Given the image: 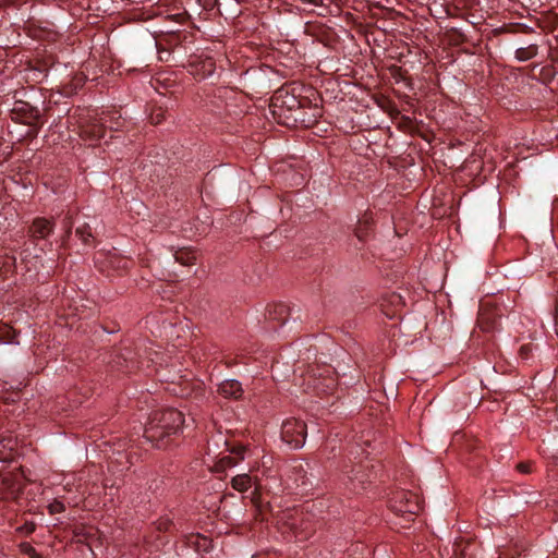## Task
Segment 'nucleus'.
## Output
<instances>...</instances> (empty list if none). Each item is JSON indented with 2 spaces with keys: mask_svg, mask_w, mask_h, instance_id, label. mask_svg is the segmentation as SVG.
Wrapping results in <instances>:
<instances>
[{
  "mask_svg": "<svg viewBox=\"0 0 558 558\" xmlns=\"http://www.w3.org/2000/svg\"><path fill=\"white\" fill-rule=\"evenodd\" d=\"M54 230V221L44 217H37L28 228V235L33 240H45Z\"/></svg>",
  "mask_w": 558,
  "mask_h": 558,
  "instance_id": "obj_10",
  "label": "nucleus"
},
{
  "mask_svg": "<svg viewBox=\"0 0 558 558\" xmlns=\"http://www.w3.org/2000/svg\"><path fill=\"white\" fill-rule=\"evenodd\" d=\"M105 123H108L107 119L98 120L90 118L80 124V136L84 141L96 142L105 135Z\"/></svg>",
  "mask_w": 558,
  "mask_h": 558,
  "instance_id": "obj_9",
  "label": "nucleus"
},
{
  "mask_svg": "<svg viewBox=\"0 0 558 558\" xmlns=\"http://www.w3.org/2000/svg\"><path fill=\"white\" fill-rule=\"evenodd\" d=\"M20 549L23 554L27 555L29 558H43L40 554L36 551V549L29 543H22L20 545Z\"/></svg>",
  "mask_w": 558,
  "mask_h": 558,
  "instance_id": "obj_20",
  "label": "nucleus"
},
{
  "mask_svg": "<svg viewBox=\"0 0 558 558\" xmlns=\"http://www.w3.org/2000/svg\"><path fill=\"white\" fill-rule=\"evenodd\" d=\"M218 393L225 398L240 399L243 395V389L238 380L228 379L219 385Z\"/></svg>",
  "mask_w": 558,
  "mask_h": 558,
  "instance_id": "obj_12",
  "label": "nucleus"
},
{
  "mask_svg": "<svg viewBox=\"0 0 558 558\" xmlns=\"http://www.w3.org/2000/svg\"><path fill=\"white\" fill-rule=\"evenodd\" d=\"M0 333L8 340L12 341L15 337V330L5 324H0Z\"/></svg>",
  "mask_w": 558,
  "mask_h": 558,
  "instance_id": "obj_22",
  "label": "nucleus"
},
{
  "mask_svg": "<svg viewBox=\"0 0 558 558\" xmlns=\"http://www.w3.org/2000/svg\"><path fill=\"white\" fill-rule=\"evenodd\" d=\"M238 464V460L231 456H225L217 460L211 466L213 472L222 473L229 468H233Z\"/></svg>",
  "mask_w": 558,
  "mask_h": 558,
  "instance_id": "obj_15",
  "label": "nucleus"
},
{
  "mask_svg": "<svg viewBox=\"0 0 558 558\" xmlns=\"http://www.w3.org/2000/svg\"><path fill=\"white\" fill-rule=\"evenodd\" d=\"M174 259L177 263L183 266H192L196 263L197 254L191 248H180L174 253Z\"/></svg>",
  "mask_w": 558,
  "mask_h": 558,
  "instance_id": "obj_14",
  "label": "nucleus"
},
{
  "mask_svg": "<svg viewBox=\"0 0 558 558\" xmlns=\"http://www.w3.org/2000/svg\"><path fill=\"white\" fill-rule=\"evenodd\" d=\"M118 360H120V357H118ZM116 365L125 372H131V369H132L129 365H125V367H123V365L120 361H116Z\"/></svg>",
  "mask_w": 558,
  "mask_h": 558,
  "instance_id": "obj_31",
  "label": "nucleus"
},
{
  "mask_svg": "<svg viewBox=\"0 0 558 558\" xmlns=\"http://www.w3.org/2000/svg\"><path fill=\"white\" fill-rule=\"evenodd\" d=\"M35 523L34 522H26L24 525L19 527V531L25 535L32 534L35 531Z\"/></svg>",
  "mask_w": 558,
  "mask_h": 558,
  "instance_id": "obj_24",
  "label": "nucleus"
},
{
  "mask_svg": "<svg viewBox=\"0 0 558 558\" xmlns=\"http://www.w3.org/2000/svg\"><path fill=\"white\" fill-rule=\"evenodd\" d=\"M531 352H532V345H531V344H524V345H522V347L520 348V351H519L520 356H521L522 359H527V357H529V355L531 354Z\"/></svg>",
  "mask_w": 558,
  "mask_h": 558,
  "instance_id": "obj_29",
  "label": "nucleus"
},
{
  "mask_svg": "<svg viewBox=\"0 0 558 558\" xmlns=\"http://www.w3.org/2000/svg\"><path fill=\"white\" fill-rule=\"evenodd\" d=\"M517 470L520 473L529 474L531 472V463L529 462H520L517 464Z\"/></svg>",
  "mask_w": 558,
  "mask_h": 558,
  "instance_id": "obj_28",
  "label": "nucleus"
},
{
  "mask_svg": "<svg viewBox=\"0 0 558 558\" xmlns=\"http://www.w3.org/2000/svg\"><path fill=\"white\" fill-rule=\"evenodd\" d=\"M108 263L110 264L111 267H114V268H126L128 267V260L121 258V257H118V256H109L108 257Z\"/></svg>",
  "mask_w": 558,
  "mask_h": 558,
  "instance_id": "obj_21",
  "label": "nucleus"
},
{
  "mask_svg": "<svg viewBox=\"0 0 558 558\" xmlns=\"http://www.w3.org/2000/svg\"><path fill=\"white\" fill-rule=\"evenodd\" d=\"M270 108L274 116L284 124H288L287 120H292L294 123L311 128L317 122V116L307 118L301 100L286 88H280L274 94Z\"/></svg>",
  "mask_w": 558,
  "mask_h": 558,
  "instance_id": "obj_1",
  "label": "nucleus"
},
{
  "mask_svg": "<svg viewBox=\"0 0 558 558\" xmlns=\"http://www.w3.org/2000/svg\"><path fill=\"white\" fill-rule=\"evenodd\" d=\"M184 423L183 414L177 409H166L153 414L145 426V438L155 444L157 448L163 446V439L175 435Z\"/></svg>",
  "mask_w": 558,
  "mask_h": 558,
  "instance_id": "obj_2",
  "label": "nucleus"
},
{
  "mask_svg": "<svg viewBox=\"0 0 558 558\" xmlns=\"http://www.w3.org/2000/svg\"><path fill=\"white\" fill-rule=\"evenodd\" d=\"M277 525L282 532H291L299 539H306L313 533L308 517L301 510L287 509L280 511L277 517Z\"/></svg>",
  "mask_w": 558,
  "mask_h": 558,
  "instance_id": "obj_3",
  "label": "nucleus"
},
{
  "mask_svg": "<svg viewBox=\"0 0 558 558\" xmlns=\"http://www.w3.org/2000/svg\"><path fill=\"white\" fill-rule=\"evenodd\" d=\"M12 119L19 123L26 124L32 128H36L40 121V112L38 108L32 106L26 101H15L14 107L11 111ZM37 129L28 131L27 135L36 136Z\"/></svg>",
  "mask_w": 558,
  "mask_h": 558,
  "instance_id": "obj_6",
  "label": "nucleus"
},
{
  "mask_svg": "<svg viewBox=\"0 0 558 558\" xmlns=\"http://www.w3.org/2000/svg\"><path fill=\"white\" fill-rule=\"evenodd\" d=\"M281 437L294 449L301 448L306 438V425L303 421L289 418L282 424Z\"/></svg>",
  "mask_w": 558,
  "mask_h": 558,
  "instance_id": "obj_7",
  "label": "nucleus"
},
{
  "mask_svg": "<svg viewBox=\"0 0 558 558\" xmlns=\"http://www.w3.org/2000/svg\"><path fill=\"white\" fill-rule=\"evenodd\" d=\"M246 450L245 446H236L231 449V453L238 457V461L244 458V452Z\"/></svg>",
  "mask_w": 558,
  "mask_h": 558,
  "instance_id": "obj_25",
  "label": "nucleus"
},
{
  "mask_svg": "<svg viewBox=\"0 0 558 558\" xmlns=\"http://www.w3.org/2000/svg\"><path fill=\"white\" fill-rule=\"evenodd\" d=\"M307 386L317 395H332L338 387V377L330 366L315 367L307 373Z\"/></svg>",
  "mask_w": 558,
  "mask_h": 558,
  "instance_id": "obj_4",
  "label": "nucleus"
},
{
  "mask_svg": "<svg viewBox=\"0 0 558 558\" xmlns=\"http://www.w3.org/2000/svg\"><path fill=\"white\" fill-rule=\"evenodd\" d=\"M101 119H107L108 120V123H105V128L108 126L109 129L111 130H119L120 126H122V123L123 121H121V117H117L114 118L113 116L111 114H107L105 117H102Z\"/></svg>",
  "mask_w": 558,
  "mask_h": 558,
  "instance_id": "obj_19",
  "label": "nucleus"
},
{
  "mask_svg": "<svg viewBox=\"0 0 558 558\" xmlns=\"http://www.w3.org/2000/svg\"><path fill=\"white\" fill-rule=\"evenodd\" d=\"M172 522L168 518H161L156 522L157 530L168 531Z\"/></svg>",
  "mask_w": 558,
  "mask_h": 558,
  "instance_id": "obj_23",
  "label": "nucleus"
},
{
  "mask_svg": "<svg viewBox=\"0 0 558 558\" xmlns=\"http://www.w3.org/2000/svg\"><path fill=\"white\" fill-rule=\"evenodd\" d=\"M15 445L16 441L11 437L0 439V461L8 462L14 459Z\"/></svg>",
  "mask_w": 558,
  "mask_h": 558,
  "instance_id": "obj_13",
  "label": "nucleus"
},
{
  "mask_svg": "<svg viewBox=\"0 0 558 558\" xmlns=\"http://www.w3.org/2000/svg\"><path fill=\"white\" fill-rule=\"evenodd\" d=\"M415 499V495L402 493L399 496V499L395 501L392 508L400 513L415 514L421 511V506Z\"/></svg>",
  "mask_w": 558,
  "mask_h": 558,
  "instance_id": "obj_11",
  "label": "nucleus"
},
{
  "mask_svg": "<svg viewBox=\"0 0 558 558\" xmlns=\"http://www.w3.org/2000/svg\"><path fill=\"white\" fill-rule=\"evenodd\" d=\"M231 485L238 492H246L252 485V480L248 474H239L232 478Z\"/></svg>",
  "mask_w": 558,
  "mask_h": 558,
  "instance_id": "obj_17",
  "label": "nucleus"
},
{
  "mask_svg": "<svg viewBox=\"0 0 558 558\" xmlns=\"http://www.w3.org/2000/svg\"><path fill=\"white\" fill-rule=\"evenodd\" d=\"M537 54V46L531 44L526 47H521L515 50V58L519 61H527L533 59Z\"/></svg>",
  "mask_w": 558,
  "mask_h": 558,
  "instance_id": "obj_16",
  "label": "nucleus"
},
{
  "mask_svg": "<svg viewBox=\"0 0 558 558\" xmlns=\"http://www.w3.org/2000/svg\"><path fill=\"white\" fill-rule=\"evenodd\" d=\"M24 474L21 470L0 473V500L16 501L24 488Z\"/></svg>",
  "mask_w": 558,
  "mask_h": 558,
  "instance_id": "obj_5",
  "label": "nucleus"
},
{
  "mask_svg": "<svg viewBox=\"0 0 558 558\" xmlns=\"http://www.w3.org/2000/svg\"><path fill=\"white\" fill-rule=\"evenodd\" d=\"M75 233L82 240V242L85 244H88L89 239L93 238L92 229H90L89 225H87V223H84L83 226L77 227Z\"/></svg>",
  "mask_w": 558,
  "mask_h": 558,
  "instance_id": "obj_18",
  "label": "nucleus"
},
{
  "mask_svg": "<svg viewBox=\"0 0 558 558\" xmlns=\"http://www.w3.org/2000/svg\"><path fill=\"white\" fill-rule=\"evenodd\" d=\"M165 119V113L161 109H159L156 113L150 116V120L153 124H159Z\"/></svg>",
  "mask_w": 558,
  "mask_h": 558,
  "instance_id": "obj_26",
  "label": "nucleus"
},
{
  "mask_svg": "<svg viewBox=\"0 0 558 558\" xmlns=\"http://www.w3.org/2000/svg\"><path fill=\"white\" fill-rule=\"evenodd\" d=\"M501 314L499 308L492 303H483L480 307L477 326L485 332H490L497 328L498 319Z\"/></svg>",
  "mask_w": 558,
  "mask_h": 558,
  "instance_id": "obj_8",
  "label": "nucleus"
},
{
  "mask_svg": "<svg viewBox=\"0 0 558 558\" xmlns=\"http://www.w3.org/2000/svg\"><path fill=\"white\" fill-rule=\"evenodd\" d=\"M64 227H65V233L66 235H70L73 227V217L72 215L68 214L64 218Z\"/></svg>",
  "mask_w": 558,
  "mask_h": 558,
  "instance_id": "obj_27",
  "label": "nucleus"
},
{
  "mask_svg": "<svg viewBox=\"0 0 558 558\" xmlns=\"http://www.w3.org/2000/svg\"><path fill=\"white\" fill-rule=\"evenodd\" d=\"M391 303H393V304H401L402 303L401 296L398 295V294H392L391 295Z\"/></svg>",
  "mask_w": 558,
  "mask_h": 558,
  "instance_id": "obj_30",
  "label": "nucleus"
}]
</instances>
